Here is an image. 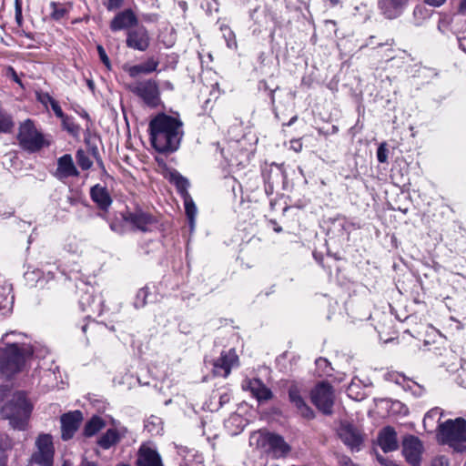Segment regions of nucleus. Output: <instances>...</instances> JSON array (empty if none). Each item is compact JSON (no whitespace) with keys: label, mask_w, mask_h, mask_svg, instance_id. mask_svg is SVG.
Masks as SVG:
<instances>
[{"label":"nucleus","mask_w":466,"mask_h":466,"mask_svg":"<svg viewBox=\"0 0 466 466\" xmlns=\"http://www.w3.org/2000/svg\"><path fill=\"white\" fill-rule=\"evenodd\" d=\"M183 123L178 117L157 114L149 122L152 147L159 153H172L179 147L183 137Z\"/></svg>","instance_id":"1"},{"label":"nucleus","mask_w":466,"mask_h":466,"mask_svg":"<svg viewBox=\"0 0 466 466\" xmlns=\"http://www.w3.org/2000/svg\"><path fill=\"white\" fill-rule=\"evenodd\" d=\"M33 410L32 404L22 391H17L5 402L1 415L9 421L10 426L18 431H25L28 425Z\"/></svg>","instance_id":"2"},{"label":"nucleus","mask_w":466,"mask_h":466,"mask_svg":"<svg viewBox=\"0 0 466 466\" xmlns=\"http://www.w3.org/2000/svg\"><path fill=\"white\" fill-rule=\"evenodd\" d=\"M32 354L29 345L19 340L8 341L5 348L0 349L1 372L8 377L19 372Z\"/></svg>","instance_id":"3"},{"label":"nucleus","mask_w":466,"mask_h":466,"mask_svg":"<svg viewBox=\"0 0 466 466\" xmlns=\"http://www.w3.org/2000/svg\"><path fill=\"white\" fill-rule=\"evenodd\" d=\"M438 438L456 451H466V420L457 418L440 424Z\"/></svg>","instance_id":"4"},{"label":"nucleus","mask_w":466,"mask_h":466,"mask_svg":"<svg viewBox=\"0 0 466 466\" xmlns=\"http://www.w3.org/2000/svg\"><path fill=\"white\" fill-rule=\"evenodd\" d=\"M249 443L261 451L271 454L274 458L285 457L289 451V446L284 439L274 433L254 432L250 436Z\"/></svg>","instance_id":"5"},{"label":"nucleus","mask_w":466,"mask_h":466,"mask_svg":"<svg viewBox=\"0 0 466 466\" xmlns=\"http://www.w3.org/2000/svg\"><path fill=\"white\" fill-rule=\"evenodd\" d=\"M17 139L19 146L30 153L37 152L44 147L49 146V142L45 138L44 135L36 129L33 121L30 119L25 120L20 125Z\"/></svg>","instance_id":"6"},{"label":"nucleus","mask_w":466,"mask_h":466,"mask_svg":"<svg viewBox=\"0 0 466 466\" xmlns=\"http://www.w3.org/2000/svg\"><path fill=\"white\" fill-rule=\"evenodd\" d=\"M35 451L31 455L27 466H53L55 447L50 434L41 433L37 436Z\"/></svg>","instance_id":"7"},{"label":"nucleus","mask_w":466,"mask_h":466,"mask_svg":"<svg viewBox=\"0 0 466 466\" xmlns=\"http://www.w3.org/2000/svg\"><path fill=\"white\" fill-rule=\"evenodd\" d=\"M128 88L148 106L156 107L158 105L160 93L158 85L155 80L139 81L130 85Z\"/></svg>","instance_id":"8"},{"label":"nucleus","mask_w":466,"mask_h":466,"mask_svg":"<svg viewBox=\"0 0 466 466\" xmlns=\"http://www.w3.org/2000/svg\"><path fill=\"white\" fill-rule=\"evenodd\" d=\"M402 454L411 466H420L424 452L423 442L414 435H407L401 442Z\"/></svg>","instance_id":"9"},{"label":"nucleus","mask_w":466,"mask_h":466,"mask_svg":"<svg viewBox=\"0 0 466 466\" xmlns=\"http://www.w3.org/2000/svg\"><path fill=\"white\" fill-rule=\"evenodd\" d=\"M311 400L324 414H331L334 404V392L328 383H320L311 391Z\"/></svg>","instance_id":"10"},{"label":"nucleus","mask_w":466,"mask_h":466,"mask_svg":"<svg viewBox=\"0 0 466 466\" xmlns=\"http://www.w3.org/2000/svg\"><path fill=\"white\" fill-rule=\"evenodd\" d=\"M124 221L133 229L142 232L150 231L156 224V218L142 209L127 210L123 214Z\"/></svg>","instance_id":"11"},{"label":"nucleus","mask_w":466,"mask_h":466,"mask_svg":"<svg viewBox=\"0 0 466 466\" xmlns=\"http://www.w3.org/2000/svg\"><path fill=\"white\" fill-rule=\"evenodd\" d=\"M238 365V357L234 349L223 350L220 357L214 362V373L217 376L227 378L231 369Z\"/></svg>","instance_id":"12"},{"label":"nucleus","mask_w":466,"mask_h":466,"mask_svg":"<svg viewBox=\"0 0 466 466\" xmlns=\"http://www.w3.org/2000/svg\"><path fill=\"white\" fill-rule=\"evenodd\" d=\"M82 420L83 415L79 410L65 413L61 416V437L64 441H68L73 438Z\"/></svg>","instance_id":"13"},{"label":"nucleus","mask_w":466,"mask_h":466,"mask_svg":"<svg viewBox=\"0 0 466 466\" xmlns=\"http://www.w3.org/2000/svg\"><path fill=\"white\" fill-rule=\"evenodd\" d=\"M126 44L127 47L138 51H146L150 44V37L144 26L130 29L127 34Z\"/></svg>","instance_id":"14"},{"label":"nucleus","mask_w":466,"mask_h":466,"mask_svg":"<svg viewBox=\"0 0 466 466\" xmlns=\"http://www.w3.org/2000/svg\"><path fill=\"white\" fill-rule=\"evenodd\" d=\"M339 436L342 441L352 451L360 450L362 442V436L360 431L349 422H342L339 429Z\"/></svg>","instance_id":"15"},{"label":"nucleus","mask_w":466,"mask_h":466,"mask_svg":"<svg viewBox=\"0 0 466 466\" xmlns=\"http://www.w3.org/2000/svg\"><path fill=\"white\" fill-rule=\"evenodd\" d=\"M241 387L243 390L249 391L259 402L272 398L271 390L260 380L245 379L242 381Z\"/></svg>","instance_id":"16"},{"label":"nucleus","mask_w":466,"mask_h":466,"mask_svg":"<svg viewBox=\"0 0 466 466\" xmlns=\"http://www.w3.org/2000/svg\"><path fill=\"white\" fill-rule=\"evenodd\" d=\"M137 466H163L159 453L148 445L140 446L137 452Z\"/></svg>","instance_id":"17"},{"label":"nucleus","mask_w":466,"mask_h":466,"mask_svg":"<svg viewBox=\"0 0 466 466\" xmlns=\"http://www.w3.org/2000/svg\"><path fill=\"white\" fill-rule=\"evenodd\" d=\"M54 175L59 180L79 175L71 155L66 154L57 159V167Z\"/></svg>","instance_id":"18"},{"label":"nucleus","mask_w":466,"mask_h":466,"mask_svg":"<svg viewBox=\"0 0 466 466\" xmlns=\"http://www.w3.org/2000/svg\"><path fill=\"white\" fill-rule=\"evenodd\" d=\"M137 17L131 9H126L117 13L110 23L112 31H119L137 25Z\"/></svg>","instance_id":"19"},{"label":"nucleus","mask_w":466,"mask_h":466,"mask_svg":"<svg viewBox=\"0 0 466 466\" xmlns=\"http://www.w3.org/2000/svg\"><path fill=\"white\" fill-rule=\"evenodd\" d=\"M378 442L384 452H390L397 450L399 442L395 430L391 427L382 429L379 433Z\"/></svg>","instance_id":"20"},{"label":"nucleus","mask_w":466,"mask_h":466,"mask_svg":"<svg viewBox=\"0 0 466 466\" xmlns=\"http://www.w3.org/2000/svg\"><path fill=\"white\" fill-rule=\"evenodd\" d=\"M92 200L103 210H106L112 204V198L105 187L95 185L91 187Z\"/></svg>","instance_id":"21"},{"label":"nucleus","mask_w":466,"mask_h":466,"mask_svg":"<svg viewBox=\"0 0 466 466\" xmlns=\"http://www.w3.org/2000/svg\"><path fill=\"white\" fill-rule=\"evenodd\" d=\"M408 0H385L381 3L383 14L390 19L399 16Z\"/></svg>","instance_id":"22"},{"label":"nucleus","mask_w":466,"mask_h":466,"mask_svg":"<svg viewBox=\"0 0 466 466\" xmlns=\"http://www.w3.org/2000/svg\"><path fill=\"white\" fill-rule=\"evenodd\" d=\"M119 440L120 437L117 431L115 429H108L106 432L99 438L97 443L103 449L107 450L117 443Z\"/></svg>","instance_id":"23"},{"label":"nucleus","mask_w":466,"mask_h":466,"mask_svg":"<svg viewBox=\"0 0 466 466\" xmlns=\"http://www.w3.org/2000/svg\"><path fill=\"white\" fill-rule=\"evenodd\" d=\"M296 408L297 412L305 419H312L313 410L309 407L303 399L293 391V409Z\"/></svg>","instance_id":"24"},{"label":"nucleus","mask_w":466,"mask_h":466,"mask_svg":"<svg viewBox=\"0 0 466 466\" xmlns=\"http://www.w3.org/2000/svg\"><path fill=\"white\" fill-rule=\"evenodd\" d=\"M105 427L104 420L97 417L94 416L90 420H88L84 429V434L86 437H91L98 432L101 429Z\"/></svg>","instance_id":"25"},{"label":"nucleus","mask_w":466,"mask_h":466,"mask_svg":"<svg viewBox=\"0 0 466 466\" xmlns=\"http://www.w3.org/2000/svg\"><path fill=\"white\" fill-rule=\"evenodd\" d=\"M184 205H185V210L187 217L189 221L190 229L193 230L195 227V218L197 215V207L191 198V197L187 194L184 198Z\"/></svg>","instance_id":"26"},{"label":"nucleus","mask_w":466,"mask_h":466,"mask_svg":"<svg viewBox=\"0 0 466 466\" xmlns=\"http://www.w3.org/2000/svg\"><path fill=\"white\" fill-rule=\"evenodd\" d=\"M50 7L52 9L50 15L54 20L56 21L65 17L68 12V10L64 5L56 2H51Z\"/></svg>","instance_id":"27"},{"label":"nucleus","mask_w":466,"mask_h":466,"mask_svg":"<svg viewBox=\"0 0 466 466\" xmlns=\"http://www.w3.org/2000/svg\"><path fill=\"white\" fill-rule=\"evenodd\" d=\"M14 127L12 117L0 109V133H8Z\"/></svg>","instance_id":"28"},{"label":"nucleus","mask_w":466,"mask_h":466,"mask_svg":"<svg viewBox=\"0 0 466 466\" xmlns=\"http://www.w3.org/2000/svg\"><path fill=\"white\" fill-rule=\"evenodd\" d=\"M76 157L78 166L84 170L89 169L93 165L87 154L82 149L76 151Z\"/></svg>","instance_id":"29"},{"label":"nucleus","mask_w":466,"mask_h":466,"mask_svg":"<svg viewBox=\"0 0 466 466\" xmlns=\"http://www.w3.org/2000/svg\"><path fill=\"white\" fill-rule=\"evenodd\" d=\"M221 30L223 32V36L226 40L227 46L229 48H236L237 47V41L236 36L233 31L227 25L222 26Z\"/></svg>","instance_id":"30"},{"label":"nucleus","mask_w":466,"mask_h":466,"mask_svg":"<svg viewBox=\"0 0 466 466\" xmlns=\"http://www.w3.org/2000/svg\"><path fill=\"white\" fill-rule=\"evenodd\" d=\"M149 291L147 288L140 289L136 296L134 305L137 309L143 308L147 304Z\"/></svg>","instance_id":"31"},{"label":"nucleus","mask_w":466,"mask_h":466,"mask_svg":"<svg viewBox=\"0 0 466 466\" xmlns=\"http://www.w3.org/2000/svg\"><path fill=\"white\" fill-rule=\"evenodd\" d=\"M173 179L177 189L184 195V197L187 196V194H188L187 192L189 186L188 180L180 175L174 176Z\"/></svg>","instance_id":"32"},{"label":"nucleus","mask_w":466,"mask_h":466,"mask_svg":"<svg viewBox=\"0 0 466 466\" xmlns=\"http://www.w3.org/2000/svg\"><path fill=\"white\" fill-rule=\"evenodd\" d=\"M158 61L153 57L148 58L145 63L140 64L143 67L144 74H150L157 70L158 66Z\"/></svg>","instance_id":"33"},{"label":"nucleus","mask_w":466,"mask_h":466,"mask_svg":"<svg viewBox=\"0 0 466 466\" xmlns=\"http://www.w3.org/2000/svg\"><path fill=\"white\" fill-rule=\"evenodd\" d=\"M52 110L54 111L55 115L62 120L63 125L66 124V121L68 120V116H66L61 106H59L58 102L56 100L52 101V104L50 105Z\"/></svg>","instance_id":"34"},{"label":"nucleus","mask_w":466,"mask_h":466,"mask_svg":"<svg viewBox=\"0 0 466 466\" xmlns=\"http://www.w3.org/2000/svg\"><path fill=\"white\" fill-rule=\"evenodd\" d=\"M97 52H98V55H99V57H100V60L102 61V63L108 68L110 69L111 68V63H110V60H109V57L107 56L106 53V50L104 49V47L100 45L97 46Z\"/></svg>","instance_id":"35"},{"label":"nucleus","mask_w":466,"mask_h":466,"mask_svg":"<svg viewBox=\"0 0 466 466\" xmlns=\"http://www.w3.org/2000/svg\"><path fill=\"white\" fill-rule=\"evenodd\" d=\"M37 99L45 106H47V105H51L52 101H55V99L48 93L37 94Z\"/></svg>","instance_id":"36"},{"label":"nucleus","mask_w":466,"mask_h":466,"mask_svg":"<svg viewBox=\"0 0 466 466\" xmlns=\"http://www.w3.org/2000/svg\"><path fill=\"white\" fill-rule=\"evenodd\" d=\"M127 71L131 77H137L140 74H144V70H143V67L141 65H136V66H129L127 69Z\"/></svg>","instance_id":"37"},{"label":"nucleus","mask_w":466,"mask_h":466,"mask_svg":"<svg viewBox=\"0 0 466 466\" xmlns=\"http://www.w3.org/2000/svg\"><path fill=\"white\" fill-rule=\"evenodd\" d=\"M123 3H124V0H107L105 5L108 11H113V10L120 8L122 6Z\"/></svg>","instance_id":"38"},{"label":"nucleus","mask_w":466,"mask_h":466,"mask_svg":"<svg viewBox=\"0 0 466 466\" xmlns=\"http://www.w3.org/2000/svg\"><path fill=\"white\" fill-rule=\"evenodd\" d=\"M448 459L444 456H437L431 460L430 466H448Z\"/></svg>","instance_id":"39"},{"label":"nucleus","mask_w":466,"mask_h":466,"mask_svg":"<svg viewBox=\"0 0 466 466\" xmlns=\"http://www.w3.org/2000/svg\"><path fill=\"white\" fill-rule=\"evenodd\" d=\"M377 157L379 162L385 163L387 161V149L384 144L380 145L377 151Z\"/></svg>","instance_id":"40"},{"label":"nucleus","mask_w":466,"mask_h":466,"mask_svg":"<svg viewBox=\"0 0 466 466\" xmlns=\"http://www.w3.org/2000/svg\"><path fill=\"white\" fill-rule=\"evenodd\" d=\"M189 457H193L192 460L189 459V466H204L203 458L199 454L190 455Z\"/></svg>","instance_id":"41"},{"label":"nucleus","mask_w":466,"mask_h":466,"mask_svg":"<svg viewBox=\"0 0 466 466\" xmlns=\"http://www.w3.org/2000/svg\"><path fill=\"white\" fill-rule=\"evenodd\" d=\"M378 461L380 462L381 465L384 466H398V464L391 460L386 459L380 455L377 456Z\"/></svg>","instance_id":"42"},{"label":"nucleus","mask_w":466,"mask_h":466,"mask_svg":"<svg viewBox=\"0 0 466 466\" xmlns=\"http://www.w3.org/2000/svg\"><path fill=\"white\" fill-rule=\"evenodd\" d=\"M445 2H446V0H424V3L426 5L433 6V7H440L442 5H444Z\"/></svg>","instance_id":"43"},{"label":"nucleus","mask_w":466,"mask_h":466,"mask_svg":"<svg viewBox=\"0 0 466 466\" xmlns=\"http://www.w3.org/2000/svg\"><path fill=\"white\" fill-rule=\"evenodd\" d=\"M7 461V455L5 451L0 447V466H5Z\"/></svg>","instance_id":"44"},{"label":"nucleus","mask_w":466,"mask_h":466,"mask_svg":"<svg viewBox=\"0 0 466 466\" xmlns=\"http://www.w3.org/2000/svg\"><path fill=\"white\" fill-rule=\"evenodd\" d=\"M458 12L461 15L466 14V0L461 1L459 7H458Z\"/></svg>","instance_id":"45"},{"label":"nucleus","mask_w":466,"mask_h":466,"mask_svg":"<svg viewBox=\"0 0 466 466\" xmlns=\"http://www.w3.org/2000/svg\"><path fill=\"white\" fill-rule=\"evenodd\" d=\"M316 364L319 368H326L329 365V362L326 359H319L316 360Z\"/></svg>","instance_id":"46"},{"label":"nucleus","mask_w":466,"mask_h":466,"mask_svg":"<svg viewBox=\"0 0 466 466\" xmlns=\"http://www.w3.org/2000/svg\"><path fill=\"white\" fill-rule=\"evenodd\" d=\"M21 16H22L21 7L18 5V3L16 2L15 17H16L17 21H20Z\"/></svg>","instance_id":"47"},{"label":"nucleus","mask_w":466,"mask_h":466,"mask_svg":"<svg viewBox=\"0 0 466 466\" xmlns=\"http://www.w3.org/2000/svg\"><path fill=\"white\" fill-rule=\"evenodd\" d=\"M65 127V128H66L69 132H73L74 131V124L70 121V119L68 118V120L66 121V125H63Z\"/></svg>","instance_id":"48"},{"label":"nucleus","mask_w":466,"mask_h":466,"mask_svg":"<svg viewBox=\"0 0 466 466\" xmlns=\"http://www.w3.org/2000/svg\"><path fill=\"white\" fill-rule=\"evenodd\" d=\"M79 466H98L97 463L94 461H88L86 460L82 461Z\"/></svg>","instance_id":"49"},{"label":"nucleus","mask_w":466,"mask_h":466,"mask_svg":"<svg viewBox=\"0 0 466 466\" xmlns=\"http://www.w3.org/2000/svg\"><path fill=\"white\" fill-rule=\"evenodd\" d=\"M466 42V39H463V40H461L460 41V47L466 52V45H464V43Z\"/></svg>","instance_id":"50"},{"label":"nucleus","mask_w":466,"mask_h":466,"mask_svg":"<svg viewBox=\"0 0 466 466\" xmlns=\"http://www.w3.org/2000/svg\"><path fill=\"white\" fill-rule=\"evenodd\" d=\"M87 85H88V86H89L91 89H93V88H94V83H93V81H92V80H88V81H87Z\"/></svg>","instance_id":"51"},{"label":"nucleus","mask_w":466,"mask_h":466,"mask_svg":"<svg viewBox=\"0 0 466 466\" xmlns=\"http://www.w3.org/2000/svg\"><path fill=\"white\" fill-rule=\"evenodd\" d=\"M274 230L276 232H280L282 230V228L280 227H279V226H276V227H274Z\"/></svg>","instance_id":"52"},{"label":"nucleus","mask_w":466,"mask_h":466,"mask_svg":"<svg viewBox=\"0 0 466 466\" xmlns=\"http://www.w3.org/2000/svg\"><path fill=\"white\" fill-rule=\"evenodd\" d=\"M14 334H15L14 332L6 333V334H5V336L3 337L2 339L4 340L5 339L8 338L10 335H14Z\"/></svg>","instance_id":"53"},{"label":"nucleus","mask_w":466,"mask_h":466,"mask_svg":"<svg viewBox=\"0 0 466 466\" xmlns=\"http://www.w3.org/2000/svg\"><path fill=\"white\" fill-rule=\"evenodd\" d=\"M11 303H12V300L6 301V303L3 306V308L5 309Z\"/></svg>","instance_id":"54"},{"label":"nucleus","mask_w":466,"mask_h":466,"mask_svg":"<svg viewBox=\"0 0 466 466\" xmlns=\"http://www.w3.org/2000/svg\"><path fill=\"white\" fill-rule=\"evenodd\" d=\"M331 2V4L334 5H337L339 3V0H329Z\"/></svg>","instance_id":"55"},{"label":"nucleus","mask_w":466,"mask_h":466,"mask_svg":"<svg viewBox=\"0 0 466 466\" xmlns=\"http://www.w3.org/2000/svg\"><path fill=\"white\" fill-rule=\"evenodd\" d=\"M289 397L291 398V389L288 390Z\"/></svg>","instance_id":"56"},{"label":"nucleus","mask_w":466,"mask_h":466,"mask_svg":"<svg viewBox=\"0 0 466 466\" xmlns=\"http://www.w3.org/2000/svg\"><path fill=\"white\" fill-rule=\"evenodd\" d=\"M116 466H130V465L125 464V463H120V464H117Z\"/></svg>","instance_id":"57"},{"label":"nucleus","mask_w":466,"mask_h":466,"mask_svg":"<svg viewBox=\"0 0 466 466\" xmlns=\"http://www.w3.org/2000/svg\"><path fill=\"white\" fill-rule=\"evenodd\" d=\"M83 331L86 332V325H84L83 328H82Z\"/></svg>","instance_id":"58"}]
</instances>
